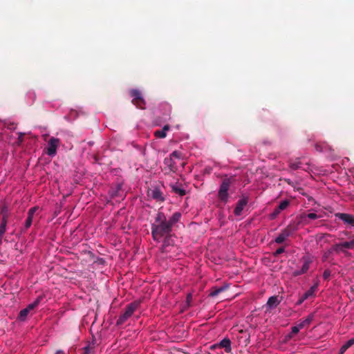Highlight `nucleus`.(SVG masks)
<instances>
[{
	"instance_id": "1",
	"label": "nucleus",
	"mask_w": 354,
	"mask_h": 354,
	"mask_svg": "<svg viewBox=\"0 0 354 354\" xmlns=\"http://www.w3.org/2000/svg\"><path fill=\"white\" fill-rule=\"evenodd\" d=\"M181 216L180 212H176L167 218L162 212H158L151 224V236L153 241L160 242L163 236L169 235L174 225L180 221Z\"/></svg>"
},
{
	"instance_id": "2",
	"label": "nucleus",
	"mask_w": 354,
	"mask_h": 354,
	"mask_svg": "<svg viewBox=\"0 0 354 354\" xmlns=\"http://www.w3.org/2000/svg\"><path fill=\"white\" fill-rule=\"evenodd\" d=\"M140 305V301H135L129 304L123 313L118 317L116 324L118 326L122 325L127 322V320L131 317L133 313L138 308Z\"/></svg>"
},
{
	"instance_id": "3",
	"label": "nucleus",
	"mask_w": 354,
	"mask_h": 354,
	"mask_svg": "<svg viewBox=\"0 0 354 354\" xmlns=\"http://www.w3.org/2000/svg\"><path fill=\"white\" fill-rule=\"evenodd\" d=\"M299 229L298 223H296L295 220L290 222L286 228H284L278 236L275 239L274 241L281 244L285 241V240L292 235Z\"/></svg>"
},
{
	"instance_id": "4",
	"label": "nucleus",
	"mask_w": 354,
	"mask_h": 354,
	"mask_svg": "<svg viewBox=\"0 0 354 354\" xmlns=\"http://www.w3.org/2000/svg\"><path fill=\"white\" fill-rule=\"evenodd\" d=\"M235 179L234 176L231 177H225L222 180V183L220 185L218 193V198L224 202L227 203L228 200V189L230 186V185L234 182Z\"/></svg>"
},
{
	"instance_id": "5",
	"label": "nucleus",
	"mask_w": 354,
	"mask_h": 354,
	"mask_svg": "<svg viewBox=\"0 0 354 354\" xmlns=\"http://www.w3.org/2000/svg\"><path fill=\"white\" fill-rule=\"evenodd\" d=\"M129 93L130 97L132 98L131 102L138 109H145L146 102L139 90L133 88L129 90Z\"/></svg>"
},
{
	"instance_id": "6",
	"label": "nucleus",
	"mask_w": 354,
	"mask_h": 354,
	"mask_svg": "<svg viewBox=\"0 0 354 354\" xmlns=\"http://www.w3.org/2000/svg\"><path fill=\"white\" fill-rule=\"evenodd\" d=\"M60 145L59 138L52 137L48 142L47 147L46 148V153L48 156L53 157L57 153V149Z\"/></svg>"
},
{
	"instance_id": "7",
	"label": "nucleus",
	"mask_w": 354,
	"mask_h": 354,
	"mask_svg": "<svg viewBox=\"0 0 354 354\" xmlns=\"http://www.w3.org/2000/svg\"><path fill=\"white\" fill-rule=\"evenodd\" d=\"M335 216L342 221L349 227H354V216L347 213H336Z\"/></svg>"
},
{
	"instance_id": "8",
	"label": "nucleus",
	"mask_w": 354,
	"mask_h": 354,
	"mask_svg": "<svg viewBox=\"0 0 354 354\" xmlns=\"http://www.w3.org/2000/svg\"><path fill=\"white\" fill-rule=\"evenodd\" d=\"M147 194L157 202H163L165 201L163 194L158 187H153L149 189L147 192Z\"/></svg>"
},
{
	"instance_id": "9",
	"label": "nucleus",
	"mask_w": 354,
	"mask_h": 354,
	"mask_svg": "<svg viewBox=\"0 0 354 354\" xmlns=\"http://www.w3.org/2000/svg\"><path fill=\"white\" fill-rule=\"evenodd\" d=\"M319 218H320V216H318L315 213H309V214L302 213L299 216H297V218H295V221L296 223H298V226H299V225L301 223L307 224L308 223V221H307L308 218V219H311V220H315V219H317Z\"/></svg>"
},
{
	"instance_id": "10",
	"label": "nucleus",
	"mask_w": 354,
	"mask_h": 354,
	"mask_svg": "<svg viewBox=\"0 0 354 354\" xmlns=\"http://www.w3.org/2000/svg\"><path fill=\"white\" fill-rule=\"evenodd\" d=\"M216 348H223L225 349L226 353H231L232 347L230 339L229 338H224L218 344H214L211 346L212 349H214Z\"/></svg>"
},
{
	"instance_id": "11",
	"label": "nucleus",
	"mask_w": 354,
	"mask_h": 354,
	"mask_svg": "<svg viewBox=\"0 0 354 354\" xmlns=\"http://www.w3.org/2000/svg\"><path fill=\"white\" fill-rule=\"evenodd\" d=\"M317 288V285H314L311 288H310L309 290H308L306 292H305L298 299V301L296 303V305H301L305 300L308 299V298L313 297L315 295V292L316 291Z\"/></svg>"
},
{
	"instance_id": "12",
	"label": "nucleus",
	"mask_w": 354,
	"mask_h": 354,
	"mask_svg": "<svg viewBox=\"0 0 354 354\" xmlns=\"http://www.w3.org/2000/svg\"><path fill=\"white\" fill-rule=\"evenodd\" d=\"M38 209L39 207L37 206H35L28 210V216L25 221L24 230H27L31 226L34 214L38 210Z\"/></svg>"
},
{
	"instance_id": "13",
	"label": "nucleus",
	"mask_w": 354,
	"mask_h": 354,
	"mask_svg": "<svg viewBox=\"0 0 354 354\" xmlns=\"http://www.w3.org/2000/svg\"><path fill=\"white\" fill-rule=\"evenodd\" d=\"M248 203V199L246 197H243L239 200L236 205L234 208V213L236 216H240L242 213L243 208L246 206Z\"/></svg>"
},
{
	"instance_id": "14",
	"label": "nucleus",
	"mask_w": 354,
	"mask_h": 354,
	"mask_svg": "<svg viewBox=\"0 0 354 354\" xmlns=\"http://www.w3.org/2000/svg\"><path fill=\"white\" fill-rule=\"evenodd\" d=\"M281 302L279 299V296L274 295L270 297L266 304L267 310L266 312L270 313V310L276 308Z\"/></svg>"
},
{
	"instance_id": "15",
	"label": "nucleus",
	"mask_w": 354,
	"mask_h": 354,
	"mask_svg": "<svg viewBox=\"0 0 354 354\" xmlns=\"http://www.w3.org/2000/svg\"><path fill=\"white\" fill-rule=\"evenodd\" d=\"M171 192L180 196H183L186 194V190L183 188L181 184L178 183H171L169 185Z\"/></svg>"
},
{
	"instance_id": "16",
	"label": "nucleus",
	"mask_w": 354,
	"mask_h": 354,
	"mask_svg": "<svg viewBox=\"0 0 354 354\" xmlns=\"http://www.w3.org/2000/svg\"><path fill=\"white\" fill-rule=\"evenodd\" d=\"M228 288L227 285H224L221 287H212L211 288L210 292L209 294V297H214L217 295H218L220 293L225 291Z\"/></svg>"
},
{
	"instance_id": "17",
	"label": "nucleus",
	"mask_w": 354,
	"mask_h": 354,
	"mask_svg": "<svg viewBox=\"0 0 354 354\" xmlns=\"http://www.w3.org/2000/svg\"><path fill=\"white\" fill-rule=\"evenodd\" d=\"M164 164L166 165L170 171L176 172L177 170V167L176 162L173 160V159L170 157L165 158L164 160Z\"/></svg>"
},
{
	"instance_id": "18",
	"label": "nucleus",
	"mask_w": 354,
	"mask_h": 354,
	"mask_svg": "<svg viewBox=\"0 0 354 354\" xmlns=\"http://www.w3.org/2000/svg\"><path fill=\"white\" fill-rule=\"evenodd\" d=\"M302 259L304 261V264L301 268L300 273H306L308 270L310 264L311 263L312 261L308 256H304Z\"/></svg>"
},
{
	"instance_id": "19",
	"label": "nucleus",
	"mask_w": 354,
	"mask_h": 354,
	"mask_svg": "<svg viewBox=\"0 0 354 354\" xmlns=\"http://www.w3.org/2000/svg\"><path fill=\"white\" fill-rule=\"evenodd\" d=\"M354 344V338H351L348 340L344 345L340 348L339 354H344L346 351Z\"/></svg>"
},
{
	"instance_id": "20",
	"label": "nucleus",
	"mask_w": 354,
	"mask_h": 354,
	"mask_svg": "<svg viewBox=\"0 0 354 354\" xmlns=\"http://www.w3.org/2000/svg\"><path fill=\"white\" fill-rule=\"evenodd\" d=\"M301 162L299 158H296L295 160L291 159L289 160V166L293 170L301 168Z\"/></svg>"
},
{
	"instance_id": "21",
	"label": "nucleus",
	"mask_w": 354,
	"mask_h": 354,
	"mask_svg": "<svg viewBox=\"0 0 354 354\" xmlns=\"http://www.w3.org/2000/svg\"><path fill=\"white\" fill-rule=\"evenodd\" d=\"M313 315H308L304 320H303L298 324L299 327L301 329H302L306 326H308L310 324L311 322L313 321Z\"/></svg>"
},
{
	"instance_id": "22",
	"label": "nucleus",
	"mask_w": 354,
	"mask_h": 354,
	"mask_svg": "<svg viewBox=\"0 0 354 354\" xmlns=\"http://www.w3.org/2000/svg\"><path fill=\"white\" fill-rule=\"evenodd\" d=\"M1 214L2 216L1 220L8 221V218L9 217V210L7 205H3L1 206Z\"/></svg>"
},
{
	"instance_id": "23",
	"label": "nucleus",
	"mask_w": 354,
	"mask_h": 354,
	"mask_svg": "<svg viewBox=\"0 0 354 354\" xmlns=\"http://www.w3.org/2000/svg\"><path fill=\"white\" fill-rule=\"evenodd\" d=\"M171 233L168 235V236H163V241H162V251H164L166 248L169 245H171Z\"/></svg>"
},
{
	"instance_id": "24",
	"label": "nucleus",
	"mask_w": 354,
	"mask_h": 354,
	"mask_svg": "<svg viewBox=\"0 0 354 354\" xmlns=\"http://www.w3.org/2000/svg\"><path fill=\"white\" fill-rule=\"evenodd\" d=\"M341 244H342V247L343 248H346V249L353 248H354V236H353V238L351 241L341 243Z\"/></svg>"
},
{
	"instance_id": "25",
	"label": "nucleus",
	"mask_w": 354,
	"mask_h": 354,
	"mask_svg": "<svg viewBox=\"0 0 354 354\" xmlns=\"http://www.w3.org/2000/svg\"><path fill=\"white\" fill-rule=\"evenodd\" d=\"M29 310L26 308H24L22 309L20 312H19V314L18 315V319L21 321H24L28 313H29Z\"/></svg>"
},
{
	"instance_id": "26",
	"label": "nucleus",
	"mask_w": 354,
	"mask_h": 354,
	"mask_svg": "<svg viewBox=\"0 0 354 354\" xmlns=\"http://www.w3.org/2000/svg\"><path fill=\"white\" fill-rule=\"evenodd\" d=\"M290 205V201L289 200H283L282 201L279 205L277 206L278 210H280L281 212L286 209Z\"/></svg>"
},
{
	"instance_id": "27",
	"label": "nucleus",
	"mask_w": 354,
	"mask_h": 354,
	"mask_svg": "<svg viewBox=\"0 0 354 354\" xmlns=\"http://www.w3.org/2000/svg\"><path fill=\"white\" fill-rule=\"evenodd\" d=\"M6 225H7V221H1L0 224V235H3L5 234L6 230Z\"/></svg>"
},
{
	"instance_id": "28",
	"label": "nucleus",
	"mask_w": 354,
	"mask_h": 354,
	"mask_svg": "<svg viewBox=\"0 0 354 354\" xmlns=\"http://www.w3.org/2000/svg\"><path fill=\"white\" fill-rule=\"evenodd\" d=\"M330 249L332 250V252H339V251H343V248L342 247L341 243L335 244Z\"/></svg>"
},
{
	"instance_id": "29",
	"label": "nucleus",
	"mask_w": 354,
	"mask_h": 354,
	"mask_svg": "<svg viewBox=\"0 0 354 354\" xmlns=\"http://www.w3.org/2000/svg\"><path fill=\"white\" fill-rule=\"evenodd\" d=\"M154 135L157 138H164L166 137L167 133L162 130H157L154 132Z\"/></svg>"
},
{
	"instance_id": "30",
	"label": "nucleus",
	"mask_w": 354,
	"mask_h": 354,
	"mask_svg": "<svg viewBox=\"0 0 354 354\" xmlns=\"http://www.w3.org/2000/svg\"><path fill=\"white\" fill-rule=\"evenodd\" d=\"M332 250L329 249L327 251H326L324 254H323V257H322V259L324 261H327L328 259L330 258V256L332 254Z\"/></svg>"
},
{
	"instance_id": "31",
	"label": "nucleus",
	"mask_w": 354,
	"mask_h": 354,
	"mask_svg": "<svg viewBox=\"0 0 354 354\" xmlns=\"http://www.w3.org/2000/svg\"><path fill=\"white\" fill-rule=\"evenodd\" d=\"M299 330L301 328L299 327V326H294L291 328V333L290 334V337H292V335H296L299 333Z\"/></svg>"
},
{
	"instance_id": "32",
	"label": "nucleus",
	"mask_w": 354,
	"mask_h": 354,
	"mask_svg": "<svg viewBox=\"0 0 354 354\" xmlns=\"http://www.w3.org/2000/svg\"><path fill=\"white\" fill-rule=\"evenodd\" d=\"M17 138V145H20L24 142V136H25L24 133L19 132Z\"/></svg>"
},
{
	"instance_id": "33",
	"label": "nucleus",
	"mask_w": 354,
	"mask_h": 354,
	"mask_svg": "<svg viewBox=\"0 0 354 354\" xmlns=\"http://www.w3.org/2000/svg\"><path fill=\"white\" fill-rule=\"evenodd\" d=\"M82 354H93V349L89 346H85Z\"/></svg>"
},
{
	"instance_id": "34",
	"label": "nucleus",
	"mask_w": 354,
	"mask_h": 354,
	"mask_svg": "<svg viewBox=\"0 0 354 354\" xmlns=\"http://www.w3.org/2000/svg\"><path fill=\"white\" fill-rule=\"evenodd\" d=\"M180 152L178 151H174L169 156L170 158L173 159V158L179 159L180 158Z\"/></svg>"
},
{
	"instance_id": "35",
	"label": "nucleus",
	"mask_w": 354,
	"mask_h": 354,
	"mask_svg": "<svg viewBox=\"0 0 354 354\" xmlns=\"http://www.w3.org/2000/svg\"><path fill=\"white\" fill-rule=\"evenodd\" d=\"M285 252V248L283 247H281L279 248H278L274 252V257H277L279 256V254L283 253Z\"/></svg>"
},
{
	"instance_id": "36",
	"label": "nucleus",
	"mask_w": 354,
	"mask_h": 354,
	"mask_svg": "<svg viewBox=\"0 0 354 354\" xmlns=\"http://www.w3.org/2000/svg\"><path fill=\"white\" fill-rule=\"evenodd\" d=\"M331 272L330 270H325L323 273V278L326 280L328 279L330 277Z\"/></svg>"
},
{
	"instance_id": "37",
	"label": "nucleus",
	"mask_w": 354,
	"mask_h": 354,
	"mask_svg": "<svg viewBox=\"0 0 354 354\" xmlns=\"http://www.w3.org/2000/svg\"><path fill=\"white\" fill-rule=\"evenodd\" d=\"M281 211L278 210L277 207L274 209L272 213L270 214V216L272 218H275L279 214Z\"/></svg>"
},
{
	"instance_id": "38",
	"label": "nucleus",
	"mask_w": 354,
	"mask_h": 354,
	"mask_svg": "<svg viewBox=\"0 0 354 354\" xmlns=\"http://www.w3.org/2000/svg\"><path fill=\"white\" fill-rule=\"evenodd\" d=\"M41 300V297H38L33 303H32V306L35 308L36 306H38Z\"/></svg>"
},
{
	"instance_id": "39",
	"label": "nucleus",
	"mask_w": 354,
	"mask_h": 354,
	"mask_svg": "<svg viewBox=\"0 0 354 354\" xmlns=\"http://www.w3.org/2000/svg\"><path fill=\"white\" fill-rule=\"evenodd\" d=\"M301 272V269L300 270H297L293 272V276L295 277H297L299 275H301L303 274L304 273H300Z\"/></svg>"
},
{
	"instance_id": "40",
	"label": "nucleus",
	"mask_w": 354,
	"mask_h": 354,
	"mask_svg": "<svg viewBox=\"0 0 354 354\" xmlns=\"http://www.w3.org/2000/svg\"><path fill=\"white\" fill-rule=\"evenodd\" d=\"M16 127H17V125H16L15 124H14V123H10V124L8 125V128L9 129H11V130H14V129H16Z\"/></svg>"
},
{
	"instance_id": "41",
	"label": "nucleus",
	"mask_w": 354,
	"mask_h": 354,
	"mask_svg": "<svg viewBox=\"0 0 354 354\" xmlns=\"http://www.w3.org/2000/svg\"><path fill=\"white\" fill-rule=\"evenodd\" d=\"M315 149L318 151H322V150H323L322 146L318 144L315 145Z\"/></svg>"
},
{
	"instance_id": "42",
	"label": "nucleus",
	"mask_w": 354,
	"mask_h": 354,
	"mask_svg": "<svg viewBox=\"0 0 354 354\" xmlns=\"http://www.w3.org/2000/svg\"><path fill=\"white\" fill-rule=\"evenodd\" d=\"M26 308H27L29 311H30V310H33V309L35 308V307L32 306V304H30L26 307Z\"/></svg>"
},
{
	"instance_id": "43",
	"label": "nucleus",
	"mask_w": 354,
	"mask_h": 354,
	"mask_svg": "<svg viewBox=\"0 0 354 354\" xmlns=\"http://www.w3.org/2000/svg\"><path fill=\"white\" fill-rule=\"evenodd\" d=\"M169 129V125H165L164 126V127L162 129L165 133L167 132V131H168Z\"/></svg>"
},
{
	"instance_id": "44",
	"label": "nucleus",
	"mask_w": 354,
	"mask_h": 354,
	"mask_svg": "<svg viewBox=\"0 0 354 354\" xmlns=\"http://www.w3.org/2000/svg\"><path fill=\"white\" fill-rule=\"evenodd\" d=\"M55 354H66V353L63 350H58L55 353Z\"/></svg>"
},
{
	"instance_id": "45",
	"label": "nucleus",
	"mask_w": 354,
	"mask_h": 354,
	"mask_svg": "<svg viewBox=\"0 0 354 354\" xmlns=\"http://www.w3.org/2000/svg\"><path fill=\"white\" fill-rule=\"evenodd\" d=\"M3 235H0V245L2 243Z\"/></svg>"
},
{
	"instance_id": "46",
	"label": "nucleus",
	"mask_w": 354,
	"mask_h": 354,
	"mask_svg": "<svg viewBox=\"0 0 354 354\" xmlns=\"http://www.w3.org/2000/svg\"><path fill=\"white\" fill-rule=\"evenodd\" d=\"M191 297H192V295H191L190 294H189V295H187V300H188V299H190V298H191Z\"/></svg>"
}]
</instances>
